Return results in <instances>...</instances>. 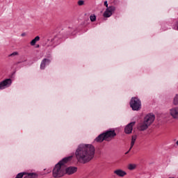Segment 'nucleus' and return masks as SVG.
I'll use <instances>...</instances> for the list:
<instances>
[{
	"mask_svg": "<svg viewBox=\"0 0 178 178\" xmlns=\"http://www.w3.org/2000/svg\"><path fill=\"white\" fill-rule=\"evenodd\" d=\"M116 137L115 130H108L99 135L95 139L96 143H102L103 141H112Z\"/></svg>",
	"mask_w": 178,
	"mask_h": 178,
	"instance_id": "nucleus-3",
	"label": "nucleus"
},
{
	"mask_svg": "<svg viewBox=\"0 0 178 178\" xmlns=\"http://www.w3.org/2000/svg\"><path fill=\"white\" fill-rule=\"evenodd\" d=\"M77 172V167H67L66 168L65 165V175H74V173H76Z\"/></svg>",
	"mask_w": 178,
	"mask_h": 178,
	"instance_id": "nucleus-9",
	"label": "nucleus"
},
{
	"mask_svg": "<svg viewBox=\"0 0 178 178\" xmlns=\"http://www.w3.org/2000/svg\"><path fill=\"white\" fill-rule=\"evenodd\" d=\"M137 168V165L136 164H129L128 165V169L129 170H134V169H136Z\"/></svg>",
	"mask_w": 178,
	"mask_h": 178,
	"instance_id": "nucleus-16",
	"label": "nucleus"
},
{
	"mask_svg": "<svg viewBox=\"0 0 178 178\" xmlns=\"http://www.w3.org/2000/svg\"><path fill=\"white\" fill-rule=\"evenodd\" d=\"M77 3H78L79 6H83V5H84V1L79 0V1H78Z\"/></svg>",
	"mask_w": 178,
	"mask_h": 178,
	"instance_id": "nucleus-18",
	"label": "nucleus"
},
{
	"mask_svg": "<svg viewBox=\"0 0 178 178\" xmlns=\"http://www.w3.org/2000/svg\"><path fill=\"white\" fill-rule=\"evenodd\" d=\"M134 124H136V122H132L125 127L124 131L126 134H131V131H133V126H134Z\"/></svg>",
	"mask_w": 178,
	"mask_h": 178,
	"instance_id": "nucleus-10",
	"label": "nucleus"
},
{
	"mask_svg": "<svg viewBox=\"0 0 178 178\" xmlns=\"http://www.w3.org/2000/svg\"><path fill=\"white\" fill-rule=\"evenodd\" d=\"M155 120V115L152 114L147 115L143 122L140 123L138 126V130L140 131H144L145 130H147L152 123H154V121Z\"/></svg>",
	"mask_w": 178,
	"mask_h": 178,
	"instance_id": "nucleus-4",
	"label": "nucleus"
},
{
	"mask_svg": "<svg viewBox=\"0 0 178 178\" xmlns=\"http://www.w3.org/2000/svg\"><path fill=\"white\" fill-rule=\"evenodd\" d=\"M12 84V79H7L4 81L0 82V90H5L6 87H10V86Z\"/></svg>",
	"mask_w": 178,
	"mask_h": 178,
	"instance_id": "nucleus-7",
	"label": "nucleus"
},
{
	"mask_svg": "<svg viewBox=\"0 0 178 178\" xmlns=\"http://www.w3.org/2000/svg\"><path fill=\"white\" fill-rule=\"evenodd\" d=\"M49 41H50V40H49H49H47V43H48V42H49Z\"/></svg>",
	"mask_w": 178,
	"mask_h": 178,
	"instance_id": "nucleus-25",
	"label": "nucleus"
},
{
	"mask_svg": "<svg viewBox=\"0 0 178 178\" xmlns=\"http://www.w3.org/2000/svg\"><path fill=\"white\" fill-rule=\"evenodd\" d=\"M176 144L178 145V140L176 142Z\"/></svg>",
	"mask_w": 178,
	"mask_h": 178,
	"instance_id": "nucleus-26",
	"label": "nucleus"
},
{
	"mask_svg": "<svg viewBox=\"0 0 178 178\" xmlns=\"http://www.w3.org/2000/svg\"><path fill=\"white\" fill-rule=\"evenodd\" d=\"M131 146H130L129 149L125 153V155H127V154H129V152H130V151H131Z\"/></svg>",
	"mask_w": 178,
	"mask_h": 178,
	"instance_id": "nucleus-22",
	"label": "nucleus"
},
{
	"mask_svg": "<svg viewBox=\"0 0 178 178\" xmlns=\"http://www.w3.org/2000/svg\"><path fill=\"white\" fill-rule=\"evenodd\" d=\"M19 55V53H17V51H15L13 54H10L9 56H16Z\"/></svg>",
	"mask_w": 178,
	"mask_h": 178,
	"instance_id": "nucleus-19",
	"label": "nucleus"
},
{
	"mask_svg": "<svg viewBox=\"0 0 178 178\" xmlns=\"http://www.w3.org/2000/svg\"><path fill=\"white\" fill-rule=\"evenodd\" d=\"M38 41H40V36H36L33 40L31 41L30 44L32 45V47H34Z\"/></svg>",
	"mask_w": 178,
	"mask_h": 178,
	"instance_id": "nucleus-13",
	"label": "nucleus"
},
{
	"mask_svg": "<svg viewBox=\"0 0 178 178\" xmlns=\"http://www.w3.org/2000/svg\"><path fill=\"white\" fill-rule=\"evenodd\" d=\"M172 104L173 105H175V106L178 105V94L175 95V96L174 97Z\"/></svg>",
	"mask_w": 178,
	"mask_h": 178,
	"instance_id": "nucleus-15",
	"label": "nucleus"
},
{
	"mask_svg": "<svg viewBox=\"0 0 178 178\" xmlns=\"http://www.w3.org/2000/svg\"><path fill=\"white\" fill-rule=\"evenodd\" d=\"M104 6H106V8H109L108 6V1H104Z\"/></svg>",
	"mask_w": 178,
	"mask_h": 178,
	"instance_id": "nucleus-21",
	"label": "nucleus"
},
{
	"mask_svg": "<svg viewBox=\"0 0 178 178\" xmlns=\"http://www.w3.org/2000/svg\"><path fill=\"white\" fill-rule=\"evenodd\" d=\"M55 40V38H51V42L48 44V47H51L52 45H54V40Z\"/></svg>",
	"mask_w": 178,
	"mask_h": 178,
	"instance_id": "nucleus-20",
	"label": "nucleus"
},
{
	"mask_svg": "<svg viewBox=\"0 0 178 178\" xmlns=\"http://www.w3.org/2000/svg\"><path fill=\"white\" fill-rule=\"evenodd\" d=\"M73 159V156H70L65 157L61 161H60L54 167L53 170V177H62L65 176V165L68 162H70Z\"/></svg>",
	"mask_w": 178,
	"mask_h": 178,
	"instance_id": "nucleus-2",
	"label": "nucleus"
},
{
	"mask_svg": "<svg viewBox=\"0 0 178 178\" xmlns=\"http://www.w3.org/2000/svg\"><path fill=\"white\" fill-rule=\"evenodd\" d=\"M130 106L132 111H140L141 109V100L137 97H132L130 101Z\"/></svg>",
	"mask_w": 178,
	"mask_h": 178,
	"instance_id": "nucleus-5",
	"label": "nucleus"
},
{
	"mask_svg": "<svg viewBox=\"0 0 178 178\" xmlns=\"http://www.w3.org/2000/svg\"><path fill=\"white\" fill-rule=\"evenodd\" d=\"M37 48H40V45L39 44L37 45Z\"/></svg>",
	"mask_w": 178,
	"mask_h": 178,
	"instance_id": "nucleus-24",
	"label": "nucleus"
},
{
	"mask_svg": "<svg viewBox=\"0 0 178 178\" xmlns=\"http://www.w3.org/2000/svg\"><path fill=\"white\" fill-rule=\"evenodd\" d=\"M137 140V136L134 135L131 137V148H133L134 147V144L136 143V140Z\"/></svg>",
	"mask_w": 178,
	"mask_h": 178,
	"instance_id": "nucleus-14",
	"label": "nucleus"
},
{
	"mask_svg": "<svg viewBox=\"0 0 178 178\" xmlns=\"http://www.w3.org/2000/svg\"><path fill=\"white\" fill-rule=\"evenodd\" d=\"M49 63H51V60L49 59H47V58H44L42 60V61L41 62V64H40V69L42 70H44V69H45V66L47 65H49Z\"/></svg>",
	"mask_w": 178,
	"mask_h": 178,
	"instance_id": "nucleus-12",
	"label": "nucleus"
},
{
	"mask_svg": "<svg viewBox=\"0 0 178 178\" xmlns=\"http://www.w3.org/2000/svg\"><path fill=\"white\" fill-rule=\"evenodd\" d=\"M170 115L175 120H178V106L170 109Z\"/></svg>",
	"mask_w": 178,
	"mask_h": 178,
	"instance_id": "nucleus-8",
	"label": "nucleus"
},
{
	"mask_svg": "<svg viewBox=\"0 0 178 178\" xmlns=\"http://www.w3.org/2000/svg\"><path fill=\"white\" fill-rule=\"evenodd\" d=\"M21 35H22V37H24L26 35V33H22Z\"/></svg>",
	"mask_w": 178,
	"mask_h": 178,
	"instance_id": "nucleus-23",
	"label": "nucleus"
},
{
	"mask_svg": "<svg viewBox=\"0 0 178 178\" xmlns=\"http://www.w3.org/2000/svg\"><path fill=\"white\" fill-rule=\"evenodd\" d=\"M114 174L118 176L119 177H124V176L127 175V173L122 170H115L114 171Z\"/></svg>",
	"mask_w": 178,
	"mask_h": 178,
	"instance_id": "nucleus-11",
	"label": "nucleus"
},
{
	"mask_svg": "<svg viewBox=\"0 0 178 178\" xmlns=\"http://www.w3.org/2000/svg\"><path fill=\"white\" fill-rule=\"evenodd\" d=\"M95 147L90 144H81L78 146L75 156L79 163H88L94 158Z\"/></svg>",
	"mask_w": 178,
	"mask_h": 178,
	"instance_id": "nucleus-1",
	"label": "nucleus"
},
{
	"mask_svg": "<svg viewBox=\"0 0 178 178\" xmlns=\"http://www.w3.org/2000/svg\"><path fill=\"white\" fill-rule=\"evenodd\" d=\"M115 10H116V8L115 6H109L104 11V13L103 14L104 17H111V16H112V15H113V13L115 12Z\"/></svg>",
	"mask_w": 178,
	"mask_h": 178,
	"instance_id": "nucleus-6",
	"label": "nucleus"
},
{
	"mask_svg": "<svg viewBox=\"0 0 178 178\" xmlns=\"http://www.w3.org/2000/svg\"><path fill=\"white\" fill-rule=\"evenodd\" d=\"M90 19L92 22H95V20H97V17L95 15H90Z\"/></svg>",
	"mask_w": 178,
	"mask_h": 178,
	"instance_id": "nucleus-17",
	"label": "nucleus"
}]
</instances>
